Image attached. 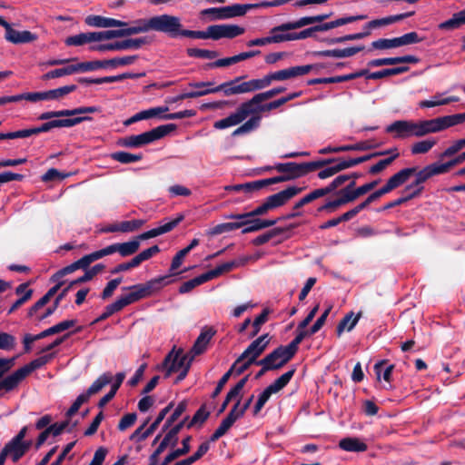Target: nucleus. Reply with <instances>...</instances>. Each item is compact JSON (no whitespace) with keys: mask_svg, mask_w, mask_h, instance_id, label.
<instances>
[{"mask_svg":"<svg viewBox=\"0 0 465 465\" xmlns=\"http://www.w3.org/2000/svg\"><path fill=\"white\" fill-rule=\"evenodd\" d=\"M136 24L139 34L154 30L168 34L171 36H177L180 35L182 28L181 19L170 15H155L149 20H137Z\"/></svg>","mask_w":465,"mask_h":465,"instance_id":"1","label":"nucleus"},{"mask_svg":"<svg viewBox=\"0 0 465 465\" xmlns=\"http://www.w3.org/2000/svg\"><path fill=\"white\" fill-rule=\"evenodd\" d=\"M175 129L174 124L160 125L140 134L126 136L121 140L120 144L128 148H138L164 137Z\"/></svg>","mask_w":465,"mask_h":465,"instance_id":"2","label":"nucleus"},{"mask_svg":"<svg viewBox=\"0 0 465 465\" xmlns=\"http://www.w3.org/2000/svg\"><path fill=\"white\" fill-rule=\"evenodd\" d=\"M335 159H326L308 163H278L273 168L279 173H285L286 177H289V181L302 177L311 172H313L319 168H322L327 164L332 163Z\"/></svg>","mask_w":465,"mask_h":465,"instance_id":"3","label":"nucleus"},{"mask_svg":"<svg viewBox=\"0 0 465 465\" xmlns=\"http://www.w3.org/2000/svg\"><path fill=\"white\" fill-rule=\"evenodd\" d=\"M270 342L268 334H263L254 340L247 349L234 361L238 366L237 374H242L252 364L257 362V359L265 351Z\"/></svg>","mask_w":465,"mask_h":465,"instance_id":"4","label":"nucleus"},{"mask_svg":"<svg viewBox=\"0 0 465 465\" xmlns=\"http://www.w3.org/2000/svg\"><path fill=\"white\" fill-rule=\"evenodd\" d=\"M242 77L238 76L231 81L223 83L214 88V94L223 92L224 95H235L255 92L262 89L261 79H252L250 81L242 82Z\"/></svg>","mask_w":465,"mask_h":465,"instance_id":"5","label":"nucleus"},{"mask_svg":"<svg viewBox=\"0 0 465 465\" xmlns=\"http://www.w3.org/2000/svg\"><path fill=\"white\" fill-rule=\"evenodd\" d=\"M168 276H162L147 282L145 284H136L128 287L130 292L124 294L130 304L149 296L153 292L160 290L169 282Z\"/></svg>","mask_w":465,"mask_h":465,"instance_id":"6","label":"nucleus"},{"mask_svg":"<svg viewBox=\"0 0 465 465\" xmlns=\"http://www.w3.org/2000/svg\"><path fill=\"white\" fill-rule=\"evenodd\" d=\"M294 370H291L283 373L260 393L253 407V415H257L262 411L272 394L279 392L289 383L294 374Z\"/></svg>","mask_w":465,"mask_h":465,"instance_id":"7","label":"nucleus"},{"mask_svg":"<svg viewBox=\"0 0 465 465\" xmlns=\"http://www.w3.org/2000/svg\"><path fill=\"white\" fill-rule=\"evenodd\" d=\"M312 69V65H298L292 66L289 68H285L282 70H279L276 72L270 73L261 78V82L262 84V89L270 86L273 81H285L289 79H292L301 75L307 74Z\"/></svg>","mask_w":465,"mask_h":465,"instance_id":"8","label":"nucleus"},{"mask_svg":"<svg viewBox=\"0 0 465 465\" xmlns=\"http://www.w3.org/2000/svg\"><path fill=\"white\" fill-rule=\"evenodd\" d=\"M253 114L252 105L248 100L242 103L237 110L229 116L216 121L213 127L218 130L232 127L242 123L249 115Z\"/></svg>","mask_w":465,"mask_h":465,"instance_id":"9","label":"nucleus"},{"mask_svg":"<svg viewBox=\"0 0 465 465\" xmlns=\"http://www.w3.org/2000/svg\"><path fill=\"white\" fill-rule=\"evenodd\" d=\"M189 366L190 364L187 361V357L180 354L179 352H170L163 361V367L167 371V376L173 372H180L177 377V381H181L185 378Z\"/></svg>","mask_w":465,"mask_h":465,"instance_id":"10","label":"nucleus"},{"mask_svg":"<svg viewBox=\"0 0 465 465\" xmlns=\"http://www.w3.org/2000/svg\"><path fill=\"white\" fill-rule=\"evenodd\" d=\"M75 84L64 85L56 89L35 92V93H25L23 94V99L30 102H38L43 100H60L65 95L76 90Z\"/></svg>","mask_w":465,"mask_h":465,"instance_id":"11","label":"nucleus"},{"mask_svg":"<svg viewBox=\"0 0 465 465\" xmlns=\"http://www.w3.org/2000/svg\"><path fill=\"white\" fill-rule=\"evenodd\" d=\"M136 60L135 55H129V56H124V57H115L109 60H96V61H89V62H84V72H91L95 71L102 68H116L119 66L128 65L134 63Z\"/></svg>","mask_w":465,"mask_h":465,"instance_id":"12","label":"nucleus"},{"mask_svg":"<svg viewBox=\"0 0 465 465\" xmlns=\"http://www.w3.org/2000/svg\"><path fill=\"white\" fill-rule=\"evenodd\" d=\"M292 357L293 355L285 346H280L260 360L259 363H265L268 365L267 368L276 370L286 364Z\"/></svg>","mask_w":465,"mask_h":465,"instance_id":"13","label":"nucleus"},{"mask_svg":"<svg viewBox=\"0 0 465 465\" xmlns=\"http://www.w3.org/2000/svg\"><path fill=\"white\" fill-rule=\"evenodd\" d=\"M244 415L242 410L240 409V402H235L226 418H224L219 427L215 430L210 438L211 441H216L223 436L233 423Z\"/></svg>","mask_w":465,"mask_h":465,"instance_id":"14","label":"nucleus"},{"mask_svg":"<svg viewBox=\"0 0 465 465\" xmlns=\"http://www.w3.org/2000/svg\"><path fill=\"white\" fill-rule=\"evenodd\" d=\"M146 43L144 38H137V39H126L124 41L109 43V44H101L98 45H94L90 47L92 51L98 52H105V51H120V50H128V49H138L143 45Z\"/></svg>","mask_w":465,"mask_h":465,"instance_id":"15","label":"nucleus"},{"mask_svg":"<svg viewBox=\"0 0 465 465\" xmlns=\"http://www.w3.org/2000/svg\"><path fill=\"white\" fill-rule=\"evenodd\" d=\"M370 157L371 156H361V157H358V158L339 160V161H337V163L335 164L320 171L318 173V177L320 179H326V178L331 177L342 170L353 167L359 163H361L367 160H370Z\"/></svg>","mask_w":465,"mask_h":465,"instance_id":"16","label":"nucleus"},{"mask_svg":"<svg viewBox=\"0 0 465 465\" xmlns=\"http://www.w3.org/2000/svg\"><path fill=\"white\" fill-rule=\"evenodd\" d=\"M244 28L237 25H214L209 26L210 38L218 40L221 38H234L244 33Z\"/></svg>","mask_w":465,"mask_h":465,"instance_id":"17","label":"nucleus"},{"mask_svg":"<svg viewBox=\"0 0 465 465\" xmlns=\"http://www.w3.org/2000/svg\"><path fill=\"white\" fill-rule=\"evenodd\" d=\"M184 219V215L180 213L173 219H167L165 222L161 224L160 226L153 228L152 230H149L145 232L141 233L137 237H135V240H138L139 242L143 240H147L150 238H153L162 234H164L166 232H171L173 229H174Z\"/></svg>","mask_w":465,"mask_h":465,"instance_id":"18","label":"nucleus"},{"mask_svg":"<svg viewBox=\"0 0 465 465\" xmlns=\"http://www.w3.org/2000/svg\"><path fill=\"white\" fill-rule=\"evenodd\" d=\"M184 219V215L180 213L173 219H167L165 222L161 224L160 226L153 228L152 230H149L145 232L141 233L137 237H135V240H138L139 242L143 240H147L150 238H153L162 234H164L166 232H171L173 229H174Z\"/></svg>","mask_w":465,"mask_h":465,"instance_id":"19","label":"nucleus"},{"mask_svg":"<svg viewBox=\"0 0 465 465\" xmlns=\"http://www.w3.org/2000/svg\"><path fill=\"white\" fill-rule=\"evenodd\" d=\"M302 190L303 188L302 187L289 186L286 189L267 197L266 200L268 201L272 210H273L284 205L295 195L302 193Z\"/></svg>","mask_w":465,"mask_h":465,"instance_id":"20","label":"nucleus"},{"mask_svg":"<svg viewBox=\"0 0 465 465\" xmlns=\"http://www.w3.org/2000/svg\"><path fill=\"white\" fill-rule=\"evenodd\" d=\"M140 247L138 240L133 239L126 242L113 243L104 247L105 255H112L118 252L122 257H127L134 254Z\"/></svg>","mask_w":465,"mask_h":465,"instance_id":"21","label":"nucleus"},{"mask_svg":"<svg viewBox=\"0 0 465 465\" xmlns=\"http://www.w3.org/2000/svg\"><path fill=\"white\" fill-rule=\"evenodd\" d=\"M99 108L96 106H81L72 110L65 109L60 111H49L41 114L38 117L39 120H49L54 117L62 116H74L84 114H94L99 112Z\"/></svg>","mask_w":465,"mask_h":465,"instance_id":"22","label":"nucleus"},{"mask_svg":"<svg viewBox=\"0 0 465 465\" xmlns=\"http://www.w3.org/2000/svg\"><path fill=\"white\" fill-rule=\"evenodd\" d=\"M30 446L31 441H16L15 440H11V441L5 445L1 453L5 458L9 454L13 461L16 462L24 456Z\"/></svg>","mask_w":465,"mask_h":465,"instance_id":"23","label":"nucleus"},{"mask_svg":"<svg viewBox=\"0 0 465 465\" xmlns=\"http://www.w3.org/2000/svg\"><path fill=\"white\" fill-rule=\"evenodd\" d=\"M413 121L398 120L386 127V132L392 134L395 139H406L411 137Z\"/></svg>","mask_w":465,"mask_h":465,"instance_id":"24","label":"nucleus"},{"mask_svg":"<svg viewBox=\"0 0 465 465\" xmlns=\"http://www.w3.org/2000/svg\"><path fill=\"white\" fill-rule=\"evenodd\" d=\"M122 28V29H115V30H107V31H102V32H94L96 42H102L106 40H111L114 38H119V37H124L138 33V27L136 21L134 22V25Z\"/></svg>","mask_w":465,"mask_h":465,"instance_id":"25","label":"nucleus"},{"mask_svg":"<svg viewBox=\"0 0 465 465\" xmlns=\"http://www.w3.org/2000/svg\"><path fill=\"white\" fill-rule=\"evenodd\" d=\"M84 22L89 26L98 28H109V27H124L127 26V23L121 20L104 17L101 15H91L85 17Z\"/></svg>","mask_w":465,"mask_h":465,"instance_id":"26","label":"nucleus"},{"mask_svg":"<svg viewBox=\"0 0 465 465\" xmlns=\"http://www.w3.org/2000/svg\"><path fill=\"white\" fill-rule=\"evenodd\" d=\"M430 173L431 172L428 165L416 173L415 181L413 183H411V184H409L408 186H406V188H405V192H409V198H413L420 194V193L421 192V190L423 188L421 186V184L426 180H428L429 178H430L432 176V174Z\"/></svg>","mask_w":465,"mask_h":465,"instance_id":"27","label":"nucleus"},{"mask_svg":"<svg viewBox=\"0 0 465 465\" xmlns=\"http://www.w3.org/2000/svg\"><path fill=\"white\" fill-rule=\"evenodd\" d=\"M292 28L288 22L272 28L269 35L271 44L293 41V35L292 33L290 32Z\"/></svg>","mask_w":465,"mask_h":465,"instance_id":"28","label":"nucleus"},{"mask_svg":"<svg viewBox=\"0 0 465 465\" xmlns=\"http://www.w3.org/2000/svg\"><path fill=\"white\" fill-rule=\"evenodd\" d=\"M248 260H249L248 257H241L239 259H236V260L231 261V262L222 263L221 265L217 266L213 270H211L205 273L210 281V280H213V279L220 276L221 274H223L224 272H231L234 268L244 265L248 262Z\"/></svg>","mask_w":465,"mask_h":465,"instance_id":"29","label":"nucleus"},{"mask_svg":"<svg viewBox=\"0 0 465 465\" xmlns=\"http://www.w3.org/2000/svg\"><path fill=\"white\" fill-rule=\"evenodd\" d=\"M5 38L12 44H25L36 40L37 36L30 31H17L12 25L5 32Z\"/></svg>","mask_w":465,"mask_h":465,"instance_id":"30","label":"nucleus"},{"mask_svg":"<svg viewBox=\"0 0 465 465\" xmlns=\"http://www.w3.org/2000/svg\"><path fill=\"white\" fill-rule=\"evenodd\" d=\"M277 223V220H262L259 218L256 219H251L240 222L241 227L244 228L242 229V232L243 234L250 233L253 232L260 231L262 229L271 227Z\"/></svg>","mask_w":465,"mask_h":465,"instance_id":"31","label":"nucleus"},{"mask_svg":"<svg viewBox=\"0 0 465 465\" xmlns=\"http://www.w3.org/2000/svg\"><path fill=\"white\" fill-rule=\"evenodd\" d=\"M83 63H79L76 64H71L63 68H57L52 71L47 72L42 76L43 80H49L54 78L63 77L64 75H70L84 71Z\"/></svg>","mask_w":465,"mask_h":465,"instance_id":"32","label":"nucleus"},{"mask_svg":"<svg viewBox=\"0 0 465 465\" xmlns=\"http://www.w3.org/2000/svg\"><path fill=\"white\" fill-rule=\"evenodd\" d=\"M411 15H412V13H407V14H400V15H390V16L382 17V18H379V19H374V20H371V22L367 23L364 27L368 30L367 32L370 33V30L387 26L389 25L399 22L406 17H409Z\"/></svg>","mask_w":465,"mask_h":465,"instance_id":"33","label":"nucleus"},{"mask_svg":"<svg viewBox=\"0 0 465 465\" xmlns=\"http://www.w3.org/2000/svg\"><path fill=\"white\" fill-rule=\"evenodd\" d=\"M416 173V168H405L393 174L386 183L388 190L391 192L393 189L403 184L412 174Z\"/></svg>","mask_w":465,"mask_h":465,"instance_id":"34","label":"nucleus"},{"mask_svg":"<svg viewBox=\"0 0 465 465\" xmlns=\"http://www.w3.org/2000/svg\"><path fill=\"white\" fill-rule=\"evenodd\" d=\"M387 153H391V156L388 157L386 159H382V160L379 161L376 164L372 165L370 168V173H371L375 174V173H378L383 171L387 166H389L400 155V153L398 152V149L397 148H392V149H390L388 151L379 152V153H376L374 154H371L370 155L371 156L370 159L372 156L384 155V154H387Z\"/></svg>","mask_w":465,"mask_h":465,"instance_id":"35","label":"nucleus"},{"mask_svg":"<svg viewBox=\"0 0 465 465\" xmlns=\"http://www.w3.org/2000/svg\"><path fill=\"white\" fill-rule=\"evenodd\" d=\"M27 374L21 367L12 374L8 375L2 381H0V391L5 390L10 391L14 390L25 377Z\"/></svg>","mask_w":465,"mask_h":465,"instance_id":"36","label":"nucleus"},{"mask_svg":"<svg viewBox=\"0 0 465 465\" xmlns=\"http://www.w3.org/2000/svg\"><path fill=\"white\" fill-rule=\"evenodd\" d=\"M214 334L215 331L212 328L203 330L193 346L192 352L194 355L203 353Z\"/></svg>","mask_w":465,"mask_h":465,"instance_id":"37","label":"nucleus"},{"mask_svg":"<svg viewBox=\"0 0 465 465\" xmlns=\"http://www.w3.org/2000/svg\"><path fill=\"white\" fill-rule=\"evenodd\" d=\"M339 447L351 452H362L367 450V444L361 440L353 437H347L340 440Z\"/></svg>","mask_w":465,"mask_h":465,"instance_id":"38","label":"nucleus"},{"mask_svg":"<svg viewBox=\"0 0 465 465\" xmlns=\"http://www.w3.org/2000/svg\"><path fill=\"white\" fill-rule=\"evenodd\" d=\"M364 46H354V47H347L344 49H331V50H324L319 53L320 56L323 57H335V58H344L351 57L357 53L362 51Z\"/></svg>","mask_w":465,"mask_h":465,"instance_id":"39","label":"nucleus"},{"mask_svg":"<svg viewBox=\"0 0 465 465\" xmlns=\"http://www.w3.org/2000/svg\"><path fill=\"white\" fill-rule=\"evenodd\" d=\"M435 133L432 119L422 120L412 123L411 136L423 137L427 134Z\"/></svg>","mask_w":465,"mask_h":465,"instance_id":"40","label":"nucleus"},{"mask_svg":"<svg viewBox=\"0 0 465 465\" xmlns=\"http://www.w3.org/2000/svg\"><path fill=\"white\" fill-rule=\"evenodd\" d=\"M65 45L68 46H80L96 42L95 33L87 32L69 36L65 39Z\"/></svg>","mask_w":465,"mask_h":465,"instance_id":"41","label":"nucleus"},{"mask_svg":"<svg viewBox=\"0 0 465 465\" xmlns=\"http://www.w3.org/2000/svg\"><path fill=\"white\" fill-rule=\"evenodd\" d=\"M465 25V9L453 14L452 17L439 25L441 30H454Z\"/></svg>","mask_w":465,"mask_h":465,"instance_id":"42","label":"nucleus"},{"mask_svg":"<svg viewBox=\"0 0 465 465\" xmlns=\"http://www.w3.org/2000/svg\"><path fill=\"white\" fill-rule=\"evenodd\" d=\"M437 143V139L428 138L413 143L411 146V153L413 155L424 154L430 152Z\"/></svg>","mask_w":465,"mask_h":465,"instance_id":"43","label":"nucleus"},{"mask_svg":"<svg viewBox=\"0 0 465 465\" xmlns=\"http://www.w3.org/2000/svg\"><path fill=\"white\" fill-rule=\"evenodd\" d=\"M361 318V312L354 315L353 312L347 313L337 326V333L341 335L344 331H351Z\"/></svg>","mask_w":465,"mask_h":465,"instance_id":"44","label":"nucleus"},{"mask_svg":"<svg viewBox=\"0 0 465 465\" xmlns=\"http://www.w3.org/2000/svg\"><path fill=\"white\" fill-rule=\"evenodd\" d=\"M27 283H22L18 285L17 288L15 289L16 294L22 295V297L18 298V300H16L14 302V304L9 310V313L15 312L16 309H18L21 305H23L26 301H28L31 298L33 291L31 289H27Z\"/></svg>","mask_w":465,"mask_h":465,"instance_id":"45","label":"nucleus"},{"mask_svg":"<svg viewBox=\"0 0 465 465\" xmlns=\"http://www.w3.org/2000/svg\"><path fill=\"white\" fill-rule=\"evenodd\" d=\"M394 366L392 364H387L386 361H381L374 365V372L378 381L383 379L385 381H391Z\"/></svg>","mask_w":465,"mask_h":465,"instance_id":"46","label":"nucleus"},{"mask_svg":"<svg viewBox=\"0 0 465 465\" xmlns=\"http://www.w3.org/2000/svg\"><path fill=\"white\" fill-rule=\"evenodd\" d=\"M261 115H252L243 124L235 129L232 133L233 136H238L243 134H248L260 126Z\"/></svg>","mask_w":465,"mask_h":465,"instance_id":"47","label":"nucleus"},{"mask_svg":"<svg viewBox=\"0 0 465 465\" xmlns=\"http://www.w3.org/2000/svg\"><path fill=\"white\" fill-rule=\"evenodd\" d=\"M190 440L191 437L188 436L185 439L183 440L182 445L183 449H177L173 451H171L163 460V462L160 465H168L173 460H176L177 458L185 455L189 452L191 447H190Z\"/></svg>","mask_w":465,"mask_h":465,"instance_id":"48","label":"nucleus"},{"mask_svg":"<svg viewBox=\"0 0 465 465\" xmlns=\"http://www.w3.org/2000/svg\"><path fill=\"white\" fill-rule=\"evenodd\" d=\"M92 118L90 116H78L74 118H67V119H58V120H51L49 121L51 129L53 128H62V127H72L82 122L90 121Z\"/></svg>","mask_w":465,"mask_h":465,"instance_id":"49","label":"nucleus"},{"mask_svg":"<svg viewBox=\"0 0 465 465\" xmlns=\"http://www.w3.org/2000/svg\"><path fill=\"white\" fill-rule=\"evenodd\" d=\"M113 381V376L110 372H104L99 376L88 388V394L94 395L98 393L104 386Z\"/></svg>","mask_w":465,"mask_h":465,"instance_id":"50","label":"nucleus"},{"mask_svg":"<svg viewBox=\"0 0 465 465\" xmlns=\"http://www.w3.org/2000/svg\"><path fill=\"white\" fill-rule=\"evenodd\" d=\"M284 91H285L284 87L272 88L268 91L259 93V94L253 95L252 98L250 99L249 101L252 104V105L259 104L262 103L263 101L269 100Z\"/></svg>","mask_w":465,"mask_h":465,"instance_id":"51","label":"nucleus"},{"mask_svg":"<svg viewBox=\"0 0 465 465\" xmlns=\"http://www.w3.org/2000/svg\"><path fill=\"white\" fill-rule=\"evenodd\" d=\"M106 255L104 252V248H103V249H100L98 251L93 252L89 254L83 256L81 259L76 261V262L80 269H86L92 262H94L99 259H102Z\"/></svg>","mask_w":465,"mask_h":465,"instance_id":"52","label":"nucleus"},{"mask_svg":"<svg viewBox=\"0 0 465 465\" xmlns=\"http://www.w3.org/2000/svg\"><path fill=\"white\" fill-rule=\"evenodd\" d=\"M208 281H209V279H208L206 273H203L192 280H189V281L183 282L179 288V292L180 293H187V292H191L193 289H194L195 287H197Z\"/></svg>","mask_w":465,"mask_h":465,"instance_id":"53","label":"nucleus"},{"mask_svg":"<svg viewBox=\"0 0 465 465\" xmlns=\"http://www.w3.org/2000/svg\"><path fill=\"white\" fill-rule=\"evenodd\" d=\"M249 379V375L243 377L240 380L237 384L230 390L227 393V401H235V402H240L242 397L243 388Z\"/></svg>","mask_w":465,"mask_h":465,"instance_id":"54","label":"nucleus"},{"mask_svg":"<svg viewBox=\"0 0 465 465\" xmlns=\"http://www.w3.org/2000/svg\"><path fill=\"white\" fill-rule=\"evenodd\" d=\"M261 182L253 181L246 183L227 185L224 187L226 191L244 192L246 193H252L261 189Z\"/></svg>","mask_w":465,"mask_h":465,"instance_id":"55","label":"nucleus"},{"mask_svg":"<svg viewBox=\"0 0 465 465\" xmlns=\"http://www.w3.org/2000/svg\"><path fill=\"white\" fill-rule=\"evenodd\" d=\"M239 228H241L240 222L224 223L217 224L214 227L209 229L207 232V234L213 236V235H218V234H222L224 232H232V231H234Z\"/></svg>","mask_w":465,"mask_h":465,"instance_id":"56","label":"nucleus"},{"mask_svg":"<svg viewBox=\"0 0 465 465\" xmlns=\"http://www.w3.org/2000/svg\"><path fill=\"white\" fill-rule=\"evenodd\" d=\"M53 357L54 353L43 355L37 359L33 360L30 363L23 366L22 368L24 369L25 373L29 375L35 370L45 365Z\"/></svg>","mask_w":465,"mask_h":465,"instance_id":"57","label":"nucleus"},{"mask_svg":"<svg viewBox=\"0 0 465 465\" xmlns=\"http://www.w3.org/2000/svg\"><path fill=\"white\" fill-rule=\"evenodd\" d=\"M354 185L355 182L352 180L344 189L339 192V194L341 195L340 198L342 201V204L353 202L358 197H360L356 189L352 190Z\"/></svg>","mask_w":465,"mask_h":465,"instance_id":"58","label":"nucleus"},{"mask_svg":"<svg viewBox=\"0 0 465 465\" xmlns=\"http://www.w3.org/2000/svg\"><path fill=\"white\" fill-rule=\"evenodd\" d=\"M252 10L250 4H235L226 6L227 19L244 15L248 11Z\"/></svg>","mask_w":465,"mask_h":465,"instance_id":"59","label":"nucleus"},{"mask_svg":"<svg viewBox=\"0 0 465 465\" xmlns=\"http://www.w3.org/2000/svg\"><path fill=\"white\" fill-rule=\"evenodd\" d=\"M111 157L122 163H131L140 161L143 155L141 153L134 154L127 152H116L112 153Z\"/></svg>","mask_w":465,"mask_h":465,"instance_id":"60","label":"nucleus"},{"mask_svg":"<svg viewBox=\"0 0 465 465\" xmlns=\"http://www.w3.org/2000/svg\"><path fill=\"white\" fill-rule=\"evenodd\" d=\"M171 409V405H168L167 407L163 408L160 413L158 414L155 420L145 430V431L140 436V440H145L147 437H149L160 425V423L163 421V420L165 418L166 414L169 412Z\"/></svg>","mask_w":465,"mask_h":465,"instance_id":"61","label":"nucleus"},{"mask_svg":"<svg viewBox=\"0 0 465 465\" xmlns=\"http://www.w3.org/2000/svg\"><path fill=\"white\" fill-rule=\"evenodd\" d=\"M187 54L190 57H197L203 59H214L218 56L216 51L199 49V48H188Z\"/></svg>","mask_w":465,"mask_h":465,"instance_id":"62","label":"nucleus"},{"mask_svg":"<svg viewBox=\"0 0 465 465\" xmlns=\"http://www.w3.org/2000/svg\"><path fill=\"white\" fill-rule=\"evenodd\" d=\"M371 46L374 49H378V50L400 47L399 42H398V37L391 38V39H386V38L378 39L371 43Z\"/></svg>","mask_w":465,"mask_h":465,"instance_id":"63","label":"nucleus"},{"mask_svg":"<svg viewBox=\"0 0 465 465\" xmlns=\"http://www.w3.org/2000/svg\"><path fill=\"white\" fill-rule=\"evenodd\" d=\"M203 15H210L212 20L227 19L226 6L211 7L202 11Z\"/></svg>","mask_w":465,"mask_h":465,"instance_id":"64","label":"nucleus"}]
</instances>
